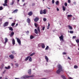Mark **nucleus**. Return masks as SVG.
Returning a JSON list of instances; mask_svg holds the SVG:
<instances>
[{
  "label": "nucleus",
  "mask_w": 79,
  "mask_h": 79,
  "mask_svg": "<svg viewBox=\"0 0 79 79\" xmlns=\"http://www.w3.org/2000/svg\"><path fill=\"white\" fill-rule=\"evenodd\" d=\"M50 23H48V27L50 26Z\"/></svg>",
  "instance_id": "obj_61"
},
{
  "label": "nucleus",
  "mask_w": 79,
  "mask_h": 79,
  "mask_svg": "<svg viewBox=\"0 0 79 79\" xmlns=\"http://www.w3.org/2000/svg\"><path fill=\"white\" fill-rule=\"evenodd\" d=\"M9 30H10V31H13V29L12 27H9Z\"/></svg>",
  "instance_id": "obj_23"
},
{
  "label": "nucleus",
  "mask_w": 79,
  "mask_h": 79,
  "mask_svg": "<svg viewBox=\"0 0 79 79\" xmlns=\"http://www.w3.org/2000/svg\"><path fill=\"white\" fill-rule=\"evenodd\" d=\"M13 4H14V1L12 0V2L10 3V5H13Z\"/></svg>",
  "instance_id": "obj_27"
},
{
  "label": "nucleus",
  "mask_w": 79,
  "mask_h": 79,
  "mask_svg": "<svg viewBox=\"0 0 79 79\" xmlns=\"http://www.w3.org/2000/svg\"><path fill=\"white\" fill-rule=\"evenodd\" d=\"M70 34H73L74 31H70Z\"/></svg>",
  "instance_id": "obj_43"
},
{
  "label": "nucleus",
  "mask_w": 79,
  "mask_h": 79,
  "mask_svg": "<svg viewBox=\"0 0 79 79\" xmlns=\"http://www.w3.org/2000/svg\"><path fill=\"white\" fill-rule=\"evenodd\" d=\"M29 16H32V12L30 11L28 13Z\"/></svg>",
  "instance_id": "obj_14"
},
{
  "label": "nucleus",
  "mask_w": 79,
  "mask_h": 79,
  "mask_svg": "<svg viewBox=\"0 0 79 79\" xmlns=\"http://www.w3.org/2000/svg\"><path fill=\"white\" fill-rule=\"evenodd\" d=\"M31 19H30L29 18H28L27 19V23H28V24H30V23H31Z\"/></svg>",
  "instance_id": "obj_7"
},
{
  "label": "nucleus",
  "mask_w": 79,
  "mask_h": 79,
  "mask_svg": "<svg viewBox=\"0 0 79 79\" xmlns=\"http://www.w3.org/2000/svg\"><path fill=\"white\" fill-rule=\"evenodd\" d=\"M8 25V22H5L4 24L3 25V26L4 27H6V26H7Z\"/></svg>",
  "instance_id": "obj_5"
},
{
  "label": "nucleus",
  "mask_w": 79,
  "mask_h": 79,
  "mask_svg": "<svg viewBox=\"0 0 79 79\" xmlns=\"http://www.w3.org/2000/svg\"><path fill=\"white\" fill-rule=\"evenodd\" d=\"M59 4V1H57L56 2V5H58Z\"/></svg>",
  "instance_id": "obj_34"
},
{
  "label": "nucleus",
  "mask_w": 79,
  "mask_h": 79,
  "mask_svg": "<svg viewBox=\"0 0 79 79\" xmlns=\"http://www.w3.org/2000/svg\"><path fill=\"white\" fill-rule=\"evenodd\" d=\"M33 75H31V76H28V75H25L23 77V79H26V78H29V77H34Z\"/></svg>",
  "instance_id": "obj_2"
},
{
  "label": "nucleus",
  "mask_w": 79,
  "mask_h": 79,
  "mask_svg": "<svg viewBox=\"0 0 79 79\" xmlns=\"http://www.w3.org/2000/svg\"><path fill=\"white\" fill-rule=\"evenodd\" d=\"M11 64L12 66H13V64L11 63Z\"/></svg>",
  "instance_id": "obj_56"
},
{
  "label": "nucleus",
  "mask_w": 79,
  "mask_h": 79,
  "mask_svg": "<svg viewBox=\"0 0 79 79\" xmlns=\"http://www.w3.org/2000/svg\"><path fill=\"white\" fill-rule=\"evenodd\" d=\"M15 79H19V78H15Z\"/></svg>",
  "instance_id": "obj_59"
},
{
  "label": "nucleus",
  "mask_w": 79,
  "mask_h": 79,
  "mask_svg": "<svg viewBox=\"0 0 79 79\" xmlns=\"http://www.w3.org/2000/svg\"><path fill=\"white\" fill-rule=\"evenodd\" d=\"M35 34H38V31H37V29H35Z\"/></svg>",
  "instance_id": "obj_21"
},
{
  "label": "nucleus",
  "mask_w": 79,
  "mask_h": 79,
  "mask_svg": "<svg viewBox=\"0 0 79 79\" xmlns=\"http://www.w3.org/2000/svg\"><path fill=\"white\" fill-rule=\"evenodd\" d=\"M27 3H24V4L23 5V6H25V5H27Z\"/></svg>",
  "instance_id": "obj_44"
},
{
  "label": "nucleus",
  "mask_w": 79,
  "mask_h": 79,
  "mask_svg": "<svg viewBox=\"0 0 79 79\" xmlns=\"http://www.w3.org/2000/svg\"><path fill=\"white\" fill-rule=\"evenodd\" d=\"M22 2H24V0H22Z\"/></svg>",
  "instance_id": "obj_64"
},
{
  "label": "nucleus",
  "mask_w": 79,
  "mask_h": 79,
  "mask_svg": "<svg viewBox=\"0 0 79 79\" xmlns=\"http://www.w3.org/2000/svg\"><path fill=\"white\" fill-rule=\"evenodd\" d=\"M1 68H3V64H2L1 66Z\"/></svg>",
  "instance_id": "obj_49"
},
{
  "label": "nucleus",
  "mask_w": 79,
  "mask_h": 79,
  "mask_svg": "<svg viewBox=\"0 0 79 79\" xmlns=\"http://www.w3.org/2000/svg\"><path fill=\"white\" fill-rule=\"evenodd\" d=\"M5 69H10V68H11V67H10V66H9L7 67H5Z\"/></svg>",
  "instance_id": "obj_16"
},
{
  "label": "nucleus",
  "mask_w": 79,
  "mask_h": 79,
  "mask_svg": "<svg viewBox=\"0 0 79 79\" xmlns=\"http://www.w3.org/2000/svg\"><path fill=\"white\" fill-rule=\"evenodd\" d=\"M68 2L69 3H71V0H68Z\"/></svg>",
  "instance_id": "obj_48"
},
{
  "label": "nucleus",
  "mask_w": 79,
  "mask_h": 79,
  "mask_svg": "<svg viewBox=\"0 0 79 79\" xmlns=\"http://www.w3.org/2000/svg\"><path fill=\"white\" fill-rule=\"evenodd\" d=\"M75 38H76V36H73L72 39H75Z\"/></svg>",
  "instance_id": "obj_51"
},
{
  "label": "nucleus",
  "mask_w": 79,
  "mask_h": 79,
  "mask_svg": "<svg viewBox=\"0 0 79 79\" xmlns=\"http://www.w3.org/2000/svg\"><path fill=\"white\" fill-rule=\"evenodd\" d=\"M52 3L53 4L55 3V1L54 0H52Z\"/></svg>",
  "instance_id": "obj_50"
},
{
  "label": "nucleus",
  "mask_w": 79,
  "mask_h": 79,
  "mask_svg": "<svg viewBox=\"0 0 79 79\" xmlns=\"http://www.w3.org/2000/svg\"><path fill=\"white\" fill-rule=\"evenodd\" d=\"M3 10V7L0 6V11H1V10Z\"/></svg>",
  "instance_id": "obj_41"
},
{
  "label": "nucleus",
  "mask_w": 79,
  "mask_h": 79,
  "mask_svg": "<svg viewBox=\"0 0 79 79\" xmlns=\"http://www.w3.org/2000/svg\"><path fill=\"white\" fill-rule=\"evenodd\" d=\"M15 67L16 68H18V63H16L15 64Z\"/></svg>",
  "instance_id": "obj_31"
},
{
  "label": "nucleus",
  "mask_w": 79,
  "mask_h": 79,
  "mask_svg": "<svg viewBox=\"0 0 79 79\" xmlns=\"http://www.w3.org/2000/svg\"><path fill=\"white\" fill-rule=\"evenodd\" d=\"M37 29L38 31V32L39 33H40V27H37Z\"/></svg>",
  "instance_id": "obj_13"
},
{
  "label": "nucleus",
  "mask_w": 79,
  "mask_h": 79,
  "mask_svg": "<svg viewBox=\"0 0 79 79\" xmlns=\"http://www.w3.org/2000/svg\"><path fill=\"white\" fill-rule=\"evenodd\" d=\"M63 35H62L61 36L59 37V39H60V41H61L62 40V41H64V40H63V38H64Z\"/></svg>",
  "instance_id": "obj_3"
},
{
  "label": "nucleus",
  "mask_w": 79,
  "mask_h": 79,
  "mask_svg": "<svg viewBox=\"0 0 79 79\" xmlns=\"http://www.w3.org/2000/svg\"><path fill=\"white\" fill-rule=\"evenodd\" d=\"M68 59H69V60H71V58L69 57H68Z\"/></svg>",
  "instance_id": "obj_54"
},
{
  "label": "nucleus",
  "mask_w": 79,
  "mask_h": 79,
  "mask_svg": "<svg viewBox=\"0 0 79 79\" xmlns=\"http://www.w3.org/2000/svg\"><path fill=\"white\" fill-rule=\"evenodd\" d=\"M45 59L46 60L47 62H48V58L47 56H45Z\"/></svg>",
  "instance_id": "obj_12"
},
{
  "label": "nucleus",
  "mask_w": 79,
  "mask_h": 79,
  "mask_svg": "<svg viewBox=\"0 0 79 79\" xmlns=\"http://www.w3.org/2000/svg\"><path fill=\"white\" fill-rule=\"evenodd\" d=\"M40 15H42V14H43V13H44L43 12V10H41L40 11Z\"/></svg>",
  "instance_id": "obj_29"
},
{
  "label": "nucleus",
  "mask_w": 79,
  "mask_h": 79,
  "mask_svg": "<svg viewBox=\"0 0 79 79\" xmlns=\"http://www.w3.org/2000/svg\"><path fill=\"white\" fill-rule=\"evenodd\" d=\"M76 41L77 43V44H78V43H79V39L76 40Z\"/></svg>",
  "instance_id": "obj_33"
},
{
  "label": "nucleus",
  "mask_w": 79,
  "mask_h": 79,
  "mask_svg": "<svg viewBox=\"0 0 79 79\" xmlns=\"http://www.w3.org/2000/svg\"><path fill=\"white\" fill-rule=\"evenodd\" d=\"M69 79H73V78L71 77H69Z\"/></svg>",
  "instance_id": "obj_60"
},
{
  "label": "nucleus",
  "mask_w": 79,
  "mask_h": 79,
  "mask_svg": "<svg viewBox=\"0 0 79 79\" xmlns=\"http://www.w3.org/2000/svg\"><path fill=\"white\" fill-rule=\"evenodd\" d=\"M15 23H12L11 24V25L12 26H15Z\"/></svg>",
  "instance_id": "obj_36"
},
{
  "label": "nucleus",
  "mask_w": 79,
  "mask_h": 79,
  "mask_svg": "<svg viewBox=\"0 0 79 79\" xmlns=\"http://www.w3.org/2000/svg\"><path fill=\"white\" fill-rule=\"evenodd\" d=\"M15 34V33L13 31H12L10 34V37H13V35Z\"/></svg>",
  "instance_id": "obj_11"
},
{
  "label": "nucleus",
  "mask_w": 79,
  "mask_h": 79,
  "mask_svg": "<svg viewBox=\"0 0 79 79\" xmlns=\"http://www.w3.org/2000/svg\"><path fill=\"white\" fill-rule=\"evenodd\" d=\"M27 33H29V31H27Z\"/></svg>",
  "instance_id": "obj_63"
},
{
  "label": "nucleus",
  "mask_w": 79,
  "mask_h": 79,
  "mask_svg": "<svg viewBox=\"0 0 79 79\" xmlns=\"http://www.w3.org/2000/svg\"><path fill=\"white\" fill-rule=\"evenodd\" d=\"M2 77H0V79H2Z\"/></svg>",
  "instance_id": "obj_62"
},
{
  "label": "nucleus",
  "mask_w": 79,
  "mask_h": 79,
  "mask_svg": "<svg viewBox=\"0 0 79 79\" xmlns=\"http://www.w3.org/2000/svg\"><path fill=\"white\" fill-rule=\"evenodd\" d=\"M43 21H47V19H45V18H44L43 19Z\"/></svg>",
  "instance_id": "obj_46"
},
{
  "label": "nucleus",
  "mask_w": 79,
  "mask_h": 79,
  "mask_svg": "<svg viewBox=\"0 0 79 79\" xmlns=\"http://www.w3.org/2000/svg\"><path fill=\"white\" fill-rule=\"evenodd\" d=\"M5 42H4V43L5 44H6V42H8V38H5Z\"/></svg>",
  "instance_id": "obj_18"
},
{
  "label": "nucleus",
  "mask_w": 79,
  "mask_h": 79,
  "mask_svg": "<svg viewBox=\"0 0 79 79\" xmlns=\"http://www.w3.org/2000/svg\"><path fill=\"white\" fill-rule=\"evenodd\" d=\"M39 18L38 17H36L34 21L35 22H37V21H39Z\"/></svg>",
  "instance_id": "obj_9"
},
{
  "label": "nucleus",
  "mask_w": 79,
  "mask_h": 79,
  "mask_svg": "<svg viewBox=\"0 0 79 79\" xmlns=\"http://www.w3.org/2000/svg\"><path fill=\"white\" fill-rule=\"evenodd\" d=\"M30 57V56H28V57H27V58H26L25 59V61H27V60H28L29 58V57Z\"/></svg>",
  "instance_id": "obj_20"
},
{
  "label": "nucleus",
  "mask_w": 79,
  "mask_h": 79,
  "mask_svg": "<svg viewBox=\"0 0 79 79\" xmlns=\"http://www.w3.org/2000/svg\"><path fill=\"white\" fill-rule=\"evenodd\" d=\"M61 77L64 79H66V78H65V77L63 75H62L61 76Z\"/></svg>",
  "instance_id": "obj_37"
},
{
  "label": "nucleus",
  "mask_w": 79,
  "mask_h": 79,
  "mask_svg": "<svg viewBox=\"0 0 79 79\" xmlns=\"http://www.w3.org/2000/svg\"><path fill=\"white\" fill-rule=\"evenodd\" d=\"M47 11V10L44 9L43 10V14H46V11Z\"/></svg>",
  "instance_id": "obj_22"
},
{
  "label": "nucleus",
  "mask_w": 79,
  "mask_h": 79,
  "mask_svg": "<svg viewBox=\"0 0 79 79\" xmlns=\"http://www.w3.org/2000/svg\"><path fill=\"white\" fill-rule=\"evenodd\" d=\"M35 52H34L33 53L31 54L30 55V56H33V55H35Z\"/></svg>",
  "instance_id": "obj_28"
},
{
  "label": "nucleus",
  "mask_w": 79,
  "mask_h": 79,
  "mask_svg": "<svg viewBox=\"0 0 79 79\" xmlns=\"http://www.w3.org/2000/svg\"><path fill=\"white\" fill-rule=\"evenodd\" d=\"M62 8H63V11H65V10H66V8H65V7L63 6Z\"/></svg>",
  "instance_id": "obj_26"
},
{
  "label": "nucleus",
  "mask_w": 79,
  "mask_h": 79,
  "mask_svg": "<svg viewBox=\"0 0 79 79\" xmlns=\"http://www.w3.org/2000/svg\"><path fill=\"white\" fill-rule=\"evenodd\" d=\"M3 6H8V5L7 4V3H4L3 4Z\"/></svg>",
  "instance_id": "obj_30"
},
{
  "label": "nucleus",
  "mask_w": 79,
  "mask_h": 79,
  "mask_svg": "<svg viewBox=\"0 0 79 79\" xmlns=\"http://www.w3.org/2000/svg\"><path fill=\"white\" fill-rule=\"evenodd\" d=\"M74 68L75 69H77L78 68V66L76 65H75L74 66Z\"/></svg>",
  "instance_id": "obj_32"
},
{
  "label": "nucleus",
  "mask_w": 79,
  "mask_h": 79,
  "mask_svg": "<svg viewBox=\"0 0 79 79\" xmlns=\"http://www.w3.org/2000/svg\"><path fill=\"white\" fill-rule=\"evenodd\" d=\"M66 52H64L63 53V55H66Z\"/></svg>",
  "instance_id": "obj_52"
},
{
  "label": "nucleus",
  "mask_w": 79,
  "mask_h": 79,
  "mask_svg": "<svg viewBox=\"0 0 79 79\" xmlns=\"http://www.w3.org/2000/svg\"><path fill=\"white\" fill-rule=\"evenodd\" d=\"M9 19H13V18H9Z\"/></svg>",
  "instance_id": "obj_55"
},
{
  "label": "nucleus",
  "mask_w": 79,
  "mask_h": 79,
  "mask_svg": "<svg viewBox=\"0 0 79 79\" xmlns=\"http://www.w3.org/2000/svg\"><path fill=\"white\" fill-rule=\"evenodd\" d=\"M9 56L11 59H13L14 58V56L13 54L9 55Z\"/></svg>",
  "instance_id": "obj_8"
},
{
  "label": "nucleus",
  "mask_w": 79,
  "mask_h": 79,
  "mask_svg": "<svg viewBox=\"0 0 79 79\" xmlns=\"http://www.w3.org/2000/svg\"><path fill=\"white\" fill-rule=\"evenodd\" d=\"M64 5L65 6H67V5H68V4H67V3L66 2L65 3Z\"/></svg>",
  "instance_id": "obj_45"
},
{
  "label": "nucleus",
  "mask_w": 79,
  "mask_h": 79,
  "mask_svg": "<svg viewBox=\"0 0 79 79\" xmlns=\"http://www.w3.org/2000/svg\"><path fill=\"white\" fill-rule=\"evenodd\" d=\"M32 6H34V5H35V3H33L32 4Z\"/></svg>",
  "instance_id": "obj_53"
},
{
  "label": "nucleus",
  "mask_w": 79,
  "mask_h": 79,
  "mask_svg": "<svg viewBox=\"0 0 79 79\" xmlns=\"http://www.w3.org/2000/svg\"><path fill=\"white\" fill-rule=\"evenodd\" d=\"M69 29H70V30H72L73 29V28L71 26H70V25L68 26Z\"/></svg>",
  "instance_id": "obj_15"
},
{
  "label": "nucleus",
  "mask_w": 79,
  "mask_h": 79,
  "mask_svg": "<svg viewBox=\"0 0 79 79\" xmlns=\"http://www.w3.org/2000/svg\"><path fill=\"white\" fill-rule=\"evenodd\" d=\"M57 11H59V9H58V8H57Z\"/></svg>",
  "instance_id": "obj_58"
},
{
  "label": "nucleus",
  "mask_w": 79,
  "mask_h": 79,
  "mask_svg": "<svg viewBox=\"0 0 79 79\" xmlns=\"http://www.w3.org/2000/svg\"><path fill=\"white\" fill-rule=\"evenodd\" d=\"M58 69L56 71V73L57 74H60L61 71H63V67L60 64H58L57 65Z\"/></svg>",
  "instance_id": "obj_1"
},
{
  "label": "nucleus",
  "mask_w": 79,
  "mask_h": 79,
  "mask_svg": "<svg viewBox=\"0 0 79 79\" xmlns=\"http://www.w3.org/2000/svg\"><path fill=\"white\" fill-rule=\"evenodd\" d=\"M12 42L13 45H15V39H13L12 40Z\"/></svg>",
  "instance_id": "obj_19"
},
{
  "label": "nucleus",
  "mask_w": 79,
  "mask_h": 79,
  "mask_svg": "<svg viewBox=\"0 0 79 79\" xmlns=\"http://www.w3.org/2000/svg\"><path fill=\"white\" fill-rule=\"evenodd\" d=\"M17 41L19 44V45H21V40L19 39V38H17Z\"/></svg>",
  "instance_id": "obj_6"
},
{
  "label": "nucleus",
  "mask_w": 79,
  "mask_h": 79,
  "mask_svg": "<svg viewBox=\"0 0 79 79\" xmlns=\"http://www.w3.org/2000/svg\"><path fill=\"white\" fill-rule=\"evenodd\" d=\"M41 45V47H42V48H44L45 47V45L43 43L39 44L38 46H39V45Z\"/></svg>",
  "instance_id": "obj_4"
},
{
  "label": "nucleus",
  "mask_w": 79,
  "mask_h": 79,
  "mask_svg": "<svg viewBox=\"0 0 79 79\" xmlns=\"http://www.w3.org/2000/svg\"><path fill=\"white\" fill-rule=\"evenodd\" d=\"M30 39H34V36H32V35H31L30 36Z\"/></svg>",
  "instance_id": "obj_25"
},
{
  "label": "nucleus",
  "mask_w": 79,
  "mask_h": 79,
  "mask_svg": "<svg viewBox=\"0 0 79 79\" xmlns=\"http://www.w3.org/2000/svg\"><path fill=\"white\" fill-rule=\"evenodd\" d=\"M28 73L29 75L31 74V69H30L28 70Z\"/></svg>",
  "instance_id": "obj_17"
},
{
  "label": "nucleus",
  "mask_w": 79,
  "mask_h": 79,
  "mask_svg": "<svg viewBox=\"0 0 79 79\" xmlns=\"http://www.w3.org/2000/svg\"><path fill=\"white\" fill-rule=\"evenodd\" d=\"M29 58V61H32V58H31V57H30Z\"/></svg>",
  "instance_id": "obj_38"
},
{
  "label": "nucleus",
  "mask_w": 79,
  "mask_h": 79,
  "mask_svg": "<svg viewBox=\"0 0 79 79\" xmlns=\"http://www.w3.org/2000/svg\"><path fill=\"white\" fill-rule=\"evenodd\" d=\"M4 3H8V0H5Z\"/></svg>",
  "instance_id": "obj_42"
},
{
  "label": "nucleus",
  "mask_w": 79,
  "mask_h": 79,
  "mask_svg": "<svg viewBox=\"0 0 79 79\" xmlns=\"http://www.w3.org/2000/svg\"><path fill=\"white\" fill-rule=\"evenodd\" d=\"M73 15H68L67 16V17H68V18H69V17H72Z\"/></svg>",
  "instance_id": "obj_35"
},
{
  "label": "nucleus",
  "mask_w": 79,
  "mask_h": 79,
  "mask_svg": "<svg viewBox=\"0 0 79 79\" xmlns=\"http://www.w3.org/2000/svg\"><path fill=\"white\" fill-rule=\"evenodd\" d=\"M18 26V23H16V26Z\"/></svg>",
  "instance_id": "obj_57"
},
{
  "label": "nucleus",
  "mask_w": 79,
  "mask_h": 79,
  "mask_svg": "<svg viewBox=\"0 0 79 79\" xmlns=\"http://www.w3.org/2000/svg\"><path fill=\"white\" fill-rule=\"evenodd\" d=\"M35 27H37V26H38V24H37V23H35Z\"/></svg>",
  "instance_id": "obj_39"
},
{
  "label": "nucleus",
  "mask_w": 79,
  "mask_h": 79,
  "mask_svg": "<svg viewBox=\"0 0 79 79\" xmlns=\"http://www.w3.org/2000/svg\"><path fill=\"white\" fill-rule=\"evenodd\" d=\"M45 27H44L42 28V30L43 31H44L45 30Z\"/></svg>",
  "instance_id": "obj_47"
},
{
  "label": "nucleus",
  "mask_w": 79,
  "mask_h": 79,
  "mask_svg": "<svg viewBox=\"0 0 79 79\" xmlns=\"http://www.w3.org/2000/svg\"><path fill=\"white\" fill-rule=\"evenodd\" d=\"M11 53H12V54H14V55H15V54H16V53H15V52L14 51H12L11 52Z\"/></svg>",
  "instance_id": "obj_40"
},
{
  "label": "nucleus",
  "mask_w": 79,
  "mask_h": 79,
  "mask_svg": "<svg viewBox=\"0 0 79 79\" xmlns=\"http://www.w3.org/2000/svg\"><path fill=\"white\" fill-rule=\"evenodd\" d=\"M18 11V10L16 9L13 11V12H12V13H16Z\"/></svg>",
  "instance_id": "obj_10"
},
{
  "label": "nucleus",
  "mask_w": 79,
  "mask_h": 79,
  "mask_svg": "<svg viewBox=\"0 0 79 79\" xmlns=\"http://www.w3.org/2000/svg\"><path fill=\"white\" fill-rule=\"evenodd\" d=\"M48 48H49V47L48 46H47V47L45 49V50H48Z\"/></svg>",
  "instance_id": "obj_24"
}]
</instances>
